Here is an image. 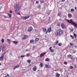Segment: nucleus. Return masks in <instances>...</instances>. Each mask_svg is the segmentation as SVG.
I'll list each match as a JSON object with an SVG mask.
<instances>
[{
	"label": "nucleus",
	"mask_w": 77,
	"mask_h": 77,
	"mask_svg": "<svg viewBox=\"0 0 77 77\" xmlns=\"http://www.w3.org/2000/svg\"><path fill=\"white\" fill-rule=\"evenodd\" d=\"M71 57V55H68L67 56L68 58H70Z\"/></svg>",
	"instance_id": "obj_26"
},
{
	"label": "nucleus",
	"mask_w": 77,
	"mask_h": 77,
	"mask_svg": "<svg viewBox=\"0 0 77 77\" xmlns=\"http://www.w3.org/2000/svg\"><path fill=\"white\" fill-rule=\"evenodd\" d=\"M14 8L15 9H16L15 10L14 12H18V10L21 8V6H19V4H17L14 7Z\"/></svg>",
	"instance_id": "obj_3"
},
{
	"label": "nucleus",
	"mask_w": 77,
	"mask_h": 77,
	"mask_svg": "<svg viewBox=\"0 0 77 77\" xmlns=\"http://www.w3.org/2000/svg\"><path fill=\"white\" fill-rule=\"evenodd\" d=\"M43 66H44V65L43 64V63H40V66L41 68H42V67H43Z\"/></svg>",
	"instance_id": "obj_19"
},
{
	"label": "nucleus",
	"mask_w": 77,
	"mask_h": 77,
	"mask_svg": "<svg viewBox=\"0 0 77 77\" xmlns=\"http://www.w3.org/2000/svg\"><path fill=\"white\" fill-rule=\"evenodd\" d=\"M30 17V16L25 17H22L21 18L22 19H23V20H26V19H27V18H29Z\"/></svg>",
	"instance_id": "obj_7"
},
{
	"label": "nucleus",
	"mask_w": 77,
	"mask_h": 77,
	"mask_svg": "<svg viewBox=\"0 0 77 77\" xmlns=\"http://www.w3.org/2000/svg\"><path fill=\"white\" fill-rule=\"evenodd\" d=\"M74 11H75V10L74 9L72 8L71 9V12H74Z\"/></svg>",
	"instance_id": "obj_30"
},
{
	"label": "nucleus",
	"mask_w": 77,
	"mask_h": 77,
	"mask_svg": "<svg viewBox=\"0 0 77 77\" xmlns=\"http://www.w3.org/2000/svg\"><path fill=\"white\" fill-rule=\"evenodd\" d=\"M56 77H60V74L57 73L56 75Z\"/></svg>",
	"instance_id": "obj_21"
},
{
	"label": "nucleus",
	"mask_w": 77,
	"mask_h": 77,
	"mask_svg": "<svg viewBox=\"0 0 77 77\" xmlns=\"http://www.w3.org/2000/svg\"><path fill=\"white\" fill-rule=\"evenodd\" d=\"M69 68L70 69H72L74 68V67L72 66H69Z\"/></svg>",
	"instance_id": "obj_25"
},
{
	"label": "nucleus",
	"mask_w": 77,
	"mask_h": 77,
	"mask_svg": "<svg viewBox=\"0 0 77 77\" xmlns=\"http://www.w3.org/2000/svg\"><path fill=\"white\" fill-rule=\"evenodd\" d=\"M8 51H6L5 52V53H6L7 52H8Z\"/></svg>",
	"instance_id": "obj_59"
},
{
	"label": "nucleus",
	"mask_w": 77,
	"mask_h": 77,
	"mask_svg": "<svg viewBox=\"0 0 77 77\" xmlns=\"http://www.w3.org/2000/svg\"><path fill=\"white\" fill-rule=\"evenodd\" d=\"M36 47V46H33V48H32V50H35V48Z\"/></svg>",
	"instance_id": "obj_35"
},
{
	"label": "nucleus",
	"mask_w": 77,
	"mask_h": 77,
	"mask_svg": "<svg viewBox=\"0 0 77 77\" xmlns=\"http://www.w3.org/2000/svg\"><path fill=\"white\" fill-rule=\"evenodd\" d=\"M1 41L2 43H4V42H5V40L3 39H2L1 40Z\"/></svg>",
	"instance_id": "obj_32"
},
{
	"label": "nucleus",
	"mask_w": 77,
	"mask_h": 77,
	"mask_svg": "<svg viewBox=\"0 0 77 77\" xmlns=\"http://www.w3.org/2000/svg\"><path fill=\"white\" fill-rule=\"evenodd\" d=\"M61 26L63 29H65V28H66V26H65L63 24V23H62L61 24Z\"/></svg>",
	"instance_id": "obj_9"
},
{
	"label": "nucleus",
	"mask_w": 77,
	"mask_h": 77,
	"mask_svg": "<svg viewBox=\"0 0 77 77\" xmlns=\"http://www.w3.org/2000/svg\"><path fill=\"white\" fill-rule=\"evenodd\" d=\"M7 42H8V43H11V40L9 39H7Z\"/></svg>",
	"instance_id": "obj_27"
},
{
	"label": "nucleus",
	"mask_w": 77,
	"mask_h": 77,
	"mask_svg": "<svg viewBox=\"0 0 77 77\" xmlns=\"http://www.w3.org/2000/svg\"><path fill=\"white\" fill-rule=\"evenodd\" d=\"M26 51H28V49H26Z\"/></svg>",
	"instance_id": "obj_58"
},
{
	"label": "nucleus",
	"mask_w": 77,
	"mask_h": 77,
	"mask_svg": "<svg viewBox=\"0 0 77 77\" xmlns=\"http://www.w3.org/2000/svg\"><path fill=\"white\" fill-rule=\"evenodd\" d=\"M24 57V56L21 55L20 57Z\"/></svg>",
	"instance_id": "obj_46"
},
{
	"label": "nucleus",
	"mask_w": 77,
	"mask_h": 77,
	"mask_svg": "<svg viewBox=\"0 0 77 77\" xmlns=\"http://www.w3.org/2000/svg\"><path fill=\"white\" fill-rule=\"evenodd\" d=\"M75 53H76V50H74L73 51V53L75 54Z\"/></svg>",
	"instance_id": "obj_39"
},
{
	"label": "nucleus",
	"mask_w": 77,
	"mask_h": 77,
	"mask_svg": "<svg viewBox=\"0 0 77 77\" xmlns=\"http://www.w3.org/2000/svg\"><path fill=\"white\" fill-rule=\"evenodd\" d=\"M27 38V36L26 35L24 37V38H23L22 39L23 40H24V39H26Z\"/></svg>",
	"instance_id": "obj_15"
},
{
	"label": "nucleus",
	"mask_w": 77,
	"mask_h": 77,
	"mask_svg": "<svg viewBox=\"0 0 77 77\" xmlns=\"http://www.w3.org/2000/svg\"><path fill=\"white\" fill-rule=\"evenodd\" d=\"M46 54V53H42L41 54V57H42V56H44L45 54Z\"/></svg>",
	"instance_id": "obj_17"
},
{
	"label": "nucleus",
	"mask_w": 77,
	"mask_h": 77,
	"mask_svg": "<svg viewBox=\"0 0 77 77\" xmlns=\"http://www.w3.org/2000/svg\"><path fill=\"white\" fill-rule=\"evenodd\" d=\"M75 10H76H76H77V7H75Z\"/></svg>",
	"instance_id": "obj_51"
},
{
	"label": "nucleus",
	"mask_w": 77,
	"mask_h": 77,
	"mask_svg": "<svg viewBox=\"0 0 77 77\" xmlns=\"http://www.w3.org/2000/svg\"><path fill=\"white\" fill-rule=\"evenodd\" d=\"M45 61H48H48H50V59H49V58H46L45 59Z\"/></svg>",
	"instance_id": "obj_23"
},
{
	"label": "nucleus",
	"mask_w": 77,
	"mask_h": 77,
	"mask_svg": "<svg viewBox=\"0 0 77 77\" xmlns=\"http://www.w3.org/2000/svg\"><path fill=\"white\" fill-rule=\"evenodd\" d=\"M70 59L71 60H72V59H73V58H72V57H71Z\"/></svg>",
	"instance_id": "obj_55"
},
{
	"label": "nucleus",
	"mask_w": 77,
	"mask_h": 77,
	"mask_svg": "<svg viewBox=\"0 0 77 77\" xmlns=\"http://www.w3.org/2000/svg\"><path fill=\"white\" fill-rule=\"evenodd\" d=\"M16 27L17 29H18V28H19V26H17Z\"/></svg>",
	"instance_id": "obj_56"
},
{
	"label": "nucleus",
	"mask_w": 77,
	"mask_h": 77,
	"mask_svg": "<svg viewBox=\"0 0 77 77\" xmlns=\"http://www.w3.org/2000/svg\"><path fill=\"white\" fill-rule=\"evenodd\" d=\"M9 12L11 14V13L12 12V11H9Z\"/></svg>",
	"instance_id": "obj_47"
},
{
	"label": "nucleus",
	"mask_w": 77,
	"mask_h": 77,
	"mask_svg": "<svg viewBox=\"0 0 77 77\" xmlns=\"http://www.w3.org/2000/svg\"><path fill=\"white\" fill-rule=\"evenodd\" d=\"M36 3L38 4L39 3V2L38 1H36Z\"/></svg>",
	"instance_id": "obj_50"
},
{
	"label": "nucleus",
	"mask_w": 77,
	"mask_h": 77,
	"mask_svg": "<svg viewBox=\"0 0 77 77\" xmlns=\"http://www.w3.org/2000/svg\"><path fill=\"white\" fill-rule=\"evenodd\" d=\"M27 62H28L29 63H30V62H31V60H27Z\"/></svg>",
	"instance_id": "obj_29"
},
{
	"label": "nucleus",
	"mask_w": 77,
	"mask_h": 77,
	"mask_svg": "<svg viewBox=\"0 0 77 77\" xmlns=\"http://www.w3.org/2000/svg\"><path fill=\"white\" fill-rule=\"evenodd\" d=\"M62 2H65V0H62Z\"/></svg>",
	"instance_id": "obj_54"
},
{
	"label": "nucleus",
	"mask_w": 77,
	"mask_h": 77,
	"mask_svg": "<svg viewBox=\"0 0 77 77\" xmlns=\"http://www.w3.org/2000/svg\"><path fill=\"white\" fill-rule=\"evenodd\" d=\"M63 30L61 29H59L57 32L55 33V35L57 36L58 35L60 36L63 35Z\"/></svg>",
	"instance_id": "obj_1"
},
{
	"label": "nucleus",
	"mask_w": 77,
	"mask_h": 77,
	"mask_svg": "<svg viewBox=\"0 0 77 77\" xmlns=\"http://www.w3.org/2000/svg\"><path fill=\"white\" fill-rule=\"evenodd\" d=\"M4 17L6 18H8V16H5V15H4Z\"/></svg>",
	"instance_id": "obj_42"
},
{
	"label": "nucleus",
	"mask_w": 77,
	"mask_h": 77,
	"mask_svg": "<svg viewBox=\"0 0 77 77\" xmlns=\"http://www.w3.org/2000/svg\"><path fill=\"white\" fill-rule=\"evenodd\" d=\"M7 77H9V74H7Z\"/></svg>",
	"instance_id": "obj_53"
},
{
	"label": "nucleus",
	"mask_w": 77,
	"mask_h": 77,
	"mask_svg": "<svg viewBox=\"0 0 77 77\" xmlns=\"http://www.w3.org/2000/svg\"><path fill=\"white\" fill-rule=\"evenodd\" d=\"M42 29L43 30V32H45V31L47 30V29H46V28H42Z\"/></svg>",
	"instance_id": "obj_20"
},
{
	"label": "nucleus",
	"mask_w": 77,
	"mask_h": 77,
	"mask_svg": "<svg viewBox=\"0 0 77 77\" xmlns=\"http://www.w3.org/2000/svg\"><path fill=\"white\" fill-rule=\"evenodd\" d=\"M13 43L14 44H18V42L16 41H13Z\"/></svg>",
	"instance_id": "obj_24"
},
{
	"label": "nucleus",
	"mask_w": 77,
	"mask_h": 77,
	"mask_svg": "<svg viewBox=\"0 0 77 77\" xmlns=\"http://www.w3.org/2000/svg\"><path fill=\"white\" fill-rule=\"evenodd\" d=\"M70 45H73L72 43H70Z\"/></svg>",
	"instance_id": "obj_52"
},
{
	"label": "nucleus",
	"mask_w": 77,
	"mask_h": 77,
	"mask_svg": "<svg viewBox=\"0 0 77 77\" xmlns=\"http://www.w3.org/2000/svg\"><path fill=\"white\" fill-rule=\"evenodd\" d=\"M0 65H2V64H1V63H0Z\"/></svg>",
	"instance_id": "obj_60"
},
{
	"label": "nucleus",
	"mask_w": 77,
	"mask_h": 77,
	"mask_svg": "<svg viewBox=\"0 0 77 77\" xmlns=\"http://www.w3.org/2000/svg\"><path fill=\"white\" fill-rule=\"evenodd\" d=\"M17 15H20V13H17Z\"/></svg>",
	"instance_id": "obj_44"
},
{
	"label": "nucleus",
	"mask_w": 77,
	"mask_h": 77,
	"mask_svg": "<svg viewBox=\"0 0 77 77\" xmlns=\"http://www.w3.org/2000/svg\"><path fill=\"white\" fill-rule=\"evenodd\" d=\"M49 50H50V51L51 52H53L54 51V49H52V47H50V48H49Z\"/></svg>",
	"instance_id": "obj_14"
},
{
	"label": "nucleus",
	"mask_w": 77,
	"mask_h": 77,
	"mask_svg": "<svg viewBox=\"0 0 77 77\" xmlns=\"http://www.w3.org/2000/svg\"><path fill=\"white\" fill-rule=\"evenodd\" d=\"M73 35H74V36L75 38H76V37H77V35H76V34L74 33Z\"/></svg>",
	"instance_id": "obj_31"
},
{
	"label": "nucleus",
	"mask_w": 77,
	"mask_h": 77,
	"mask_svg": "<svg viewBox=\"0 0 77 77\" xmlns=\"http://www.w3.org/2000/svg\"><path fill=\"white\" fill-rule=\"evenodd\" d=\"M58 45L59 46H61L62 45V43H59L58 44Z\"/></svg>",
	"instance_id": "obj_40"
},
{
	"label": "nucleus",
	"mask_w": 77,
	"mask_h": 77,
	"mask_svg": "<svg viewBox=\"0 0 77 77\" xmlns=\"http://www.w3.org/2000/svg\"><path fill=\"white\" fill-rule=\"evenodd\" d=\"M39 40V38H35V41H38V40Z\"/></svg>",
	"instance_id": "obj_36"
},
{
	"label": "nucleus",
	"mask_w": 77,
	"mask_h": 77,
	"mask_svg": "<svg viewBox=\"0 0 77 77\" xmlns=\"http://www.w3.org/2000/svg\"><path fill=\"white\" fill-rule=\"evenodd\" d=\"M30 56V54H27V57H28V56Z\"/></svg>",
	"instance_id": "obj_45"
},
{
	"label": "nucleus",
	"mask_w": 77,
	"mask_h": 77,
	"mask_svg": "<svg viewBox=\"0 0 77 77\" xmlns=\"http://www.w3.org/2000/svg\"><path fill=\"white\" fill-rule=\"evenodd\" d=\"M0 48H1L2 51H4L5 50V45H1L0 46Z\"/></svg>",
	"instance_id": "obj_5"
},
{
	"label": "nucleus",
	"mask_w": 77,
	"mask_h": 77,
	"mask_svg": "<svg viewBox=\"0 0 77 77\" xmlns=\"http://www.w3.org/2000/svg\"><path fill=\"white\" fill-rule=\"evenodd\" d=\"M10 55H11V56H12V52H11L10 54Z\"/></svg>",
	"instance_id": "obj_49"
},
{
	"label": "nucleus",
	"mask_w": 77,
	"mask_h": 77,
	"mask_svg": "<svg viewBox=\"0 0 77 77\" xmlns=\"http://www.w3.org/2000/svg\"><path fill=\"white\" fill-rule=\"evenodd\" d=\"M4 57V56H3V55H2L1 57H0V60H2L3 59V58Z\"/></svg>",
	"instance_id": "obj_16"
},
{
	"label": "nucleus",
	"mask_w": 77,
	"mask_h": 77,
	"mask_svg": "<svg viewBox=\"0 0 77 77\" xmlns=\"http://www.w3.org/2000/svg\"><path fill=\"white\" fill-rule=\"evenodd\" d=\"M72 14H68V17H69V18H71V17H72Z\"/></svg>",
	"instance_id": "obj_18"
},
{
	"label": "nucleus",
	"mask_w": 77,
	"mask_h": 77,
	"mask_svg": "<svg viewBox=\"0 0 77 77\" xmlns=\"http://www.w3.org/2000/svg\"><path fill=\"white\" fill-rule=\"evenodd\" d=\"M34 41V40L33 39L31 40L30 41V43H32Z\"/></svg>",
	"instance_id": "obj_28"
},
{
	"label": "nucleus",
	"mask_w": 77,
	"mask_h": 77,
	"mask_svg": "<svg viewBox=\"0 0 77 77\" xmlns=\"http://www.w3.org/2000/svg\"><path fill=\"white\" fill-rule=\"evenodd\" d=\"M67 63H67V62H64V64H65V65H67Z\"/></svg>",
	"instance_id": "obj_38"
},
{
	"label": "nucleus",
	"mask_w": 77,
	"mask_h": 77,
	"mask_svg": "<svg viewBox=\"0 0 77 77\" xmlns=\"http://www.w3.org/2000/svg\"><path fill=\"white\" fill-rule=\"evenodd\" d=\"M37 8L38 9H41V6L40 5H38L37 6Z\"/></svg>",
	"instance_id": "obj_34"
},
{
	"label": "nucleus",
	"mask_w": 77,
	"mask_h": 77,
	"mask_svg": "<svg viewBox=\"0 0 77 77\" xmlns=\"http://www.w3.org/2000/svg\"><path fill=\"white\" fill-rule=\"evenodd\" d=\"M76 61H77V58H76Z\"/></svg>",
	"instance_id": "obj_61"
},
{
	"label": "nucleus",
	"mask_w": 77,
	"mask_h": 77,
	"mask_svg": "<svg viewBox=\"0 0 77 77\" xmlns=\"http://www.w3.org/2000/svg\"><path fill=\"white\" fill-rule=\"evenodd\" d=\"M32 30H33V28L32 26L29 27L27 29L28 32H31V31H32Z\"/></svg>",
	"instance_id": "obj_6"
},
{
	"label": "nucleus",
	"mask_w": 77,
	"mask_h": 77,
	"mask_svg": "<svg viewBox=\"0 0 77 77\" xmlns=\"http://www.w3.org/2000/svg\"><path fill=\"white\" fill-rule=\"evenodd\" d=\"M45 66L46 68H51V66L49 65L45 64Z\"/></svg>",
	"instance_id": "obj_12"
},
{
	"label": "nucleus",
	"mask_w": 77,
	"mask_h": 77,
	"mask_svg": "<svg viewBox=\"0 0 77 77\" xmlns=\"http://www.w3.org/2000/svg\"><path fill=\"white\" fill-rule=\"evenodd\" d=\"M51 20H50V18L49 17V19L46 23V24H49V23H51Z\"/></svg>",
	"instance_id": "obj_8"
},
{
	"label": "nucleus",
	"mask_w": 77,
	"mask_h": 77,
	"mask_svg": "<svg viewBox=\"0 0 77 77\" xmlns=\"http://www.w3.org/2000/svg\"><path fill=\"white\" fill-rule=\"evenodd\" d=\"M22 71H25V70H26V69H22Z\"/></svg>",
	"instance_id": "obj_48"
},
{
	"label": "nucleus",
	"mask_w": 77,
	"mask_h": 77,
	"mask_svg": "<svg viewBox=\"0 0 77 77\" xmlns=\"http://www.w3.org/2000/svg\"><path fill=\"white\" fill-rule=\"evenodd\" d=\"M66 20L67 21V22L68 23H71L72 24H73V25H74V26L75 27H77V23L72 21V20Z\"/></svg>",
	"instance_id": "obj_2"
},
{
	"label": "nucleus",
	"mask_w": 77,
	"mask_h": 77,
	"mask_svg": "<svg viewBox=\"0 0 77 77\" xmlns=\"http://www.w3.org/2000/svg\"><path fill=\"white\" fill-rule=\"evenodd\" d=\"M58 42H59V41L58 40H57L56 42V44H58Z\"/></svg>",
	"instance_id": "obj_43"
},
{
	"label": "nucleus",
	"mask_w": 77,
	"mask_h": 77,
	"mask_svg": "<svg viewBox=\"0 0 77 77\" xmlns=\"http://www.w3.org/2000/svg\"><path fill=\"white\" fill-rule=\"evenodd\" d=\"M32 0H31V1H32Z\"/></svg>",
	"instance_id": "obj_62"
},
{
	"label": "nucleus",
	"mask_w": 77,
	"mask_h": 77,
	"mask_svg": "<svg viewBox=\"0 0 77 77\" xmlns=\"http://www.w3.org/2000/svg\"><path fill=\"white\" fill-rule=\"evenodd\" d=\"M20 65H17L16 66H15L13 68V69H14V70H15V69H16V68H18V67H20Z\"/></svg>",
	"instance_id": "obj_10"
},
{
	"label": "nucleus",
	"mask_w": 77,
	"mask_h": 77,
	"mask_svg": "<svg viewBox=\"0 0 77 77\" xmlns=\"http://www.w3.org/2000/svg\"><path fill=\"white\" fill-rule=\"evenodd\" d=\"M1 48H0V51H2V50H1Z\"/></svg>",
	"instance_id": "obj_57"
},
{
	"label": "nucleus",
	"mask_w": 77,
	"mask_h": 77,
	"mask_svg": "<svg viewBox=\"0 0 77 77\" xmlns=\"http://www.w3.org/2000/svg\"><path fill=\"white\" fill-rule=\"evenodd\" d=\"M69 30H70V31H71V32H72L73 30V28L71 27L70 28Z\"/></svg>",
	"instance_id": "obj_22"
},
{
	"label": "nucleus",
	"mask_w": 77,
	"mask_h": 77,
	"mask_svg": "<svg viewBox=\"0 0 77 77\" xmlns=\"http://www.w3.org/2000/svg\"><path fill=\"white\" fill-rule=\"evenodd\" d=\"M58 15L59 16V17H60V15H61V12H60L58 13Z\"/></svg>",
	"instance_id": "obj_33"
},
{
	"label": "nucleus",
	"mask_w": 77,
	"mask_h": 77,
	"mask_svg": "<svg viewBox=\"0 0 77 77\" xmlns=\"http://www.w3.org/2000/svg\"><path fill=\"white\" fill-rule=\"evenodd\" d=\"M33 77H34V76H33Z\"/></svg>",
	"instance_id": "obj_63"
},
{
	"label": "nucleus",
	"mask_w": 77,
	"mask_h": 77,
	"mask_svg": "<svg viewBox=\"0 0 77 77\" xmlns=\"http://www.w3.org/2000/svg\"><path fill=\"white\" fill-rule=\"evenodd\" d=\"M32 69L33 71H36V66H35L34 67H33L32 68Z\"/></svg>",
	"instance_id": "obj_11"
},
{
	"label": "nucleus",
	"mask_w": 77,
	"mask_h": 77,
	"mask_svg": "<svg viewBox=\"0 0 77 77\" xmlns=\"http://www.w3.org/2000/svg\"><path fill=\"white\" fill-rule=\"evenodd\" d=\"M7 14H8L9 18H11V17H12V14H9L8 13H7Z\"/></svg>",
	"instance_id": "obj_13"
},
{
	"label": "nucleus",
	"mask_w": 77,
	"mask_h": 77,
	"mask_svg": "<svg viewBox=\"0 0 77 77\" xmlns=\"http://www.w3.org/2000/svg\"><path fill=\"white\" fill-rule=\"evenodd\" d=\"M48 32L49 33H50V32H51V27H50L48 29V30H47L45 32L46 34H47Z\"/></svg>",
	"instance_id": "obj_4"
},
{
	"label": "nucleus",
	"mask_w": 77,
	"mask_h": 77,
	"mask_svg": "<svg viewBox=\"0 0 77 77\" xmlns=\"http://www.w3.org/2000/svg\"><path fill=\"white\" fill-rule=\"evenodd\" d=\"M6 54V52H5L4 54H2V56H4V55Z\"/></svg>",
	"instance_id": "obj_41"
},
{
	"label": "nucleus",
	"mask_w": 77,
	"mask_h": 77,
	"mask_svg": "<svg viewBox=\"0 0 77 77\" xmlns=\"http://www.w3.org/2000/svg\"><path fill=\"white\" fill-rule=\"evenodd\" d=\"M70 37L71 38H72V39H74V36H72V35H70Z\"/></svg>",
	"instance_id": "obj_37"
}]
</instances>
